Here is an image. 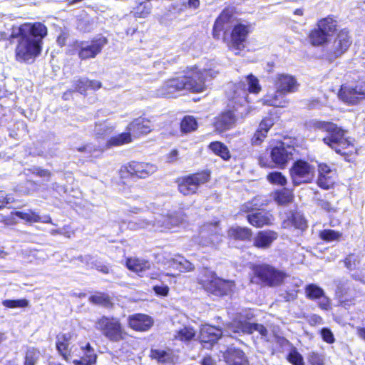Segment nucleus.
Here are the masks:
<instances>
[{
  "label": "nucleus",
  "instance_id": "f257e3e1",
  "mask_svg": "<svg viewBox=\"0 0 365 365\" xmlns=\"http://www.w3.org/2000/svg\"><path fill=\"white\" fill-rule=\"evenodd\" d=\"M47 33L46 26L41 22L13 26L10 36L18 38L15 48L16 59L20 62H33L41 52L42 41Z\"/></svg>",
  "mask_w": 365,
  "mask_h": 365
},
{
  "label": "nucleus",
  "instance_id": "f03ea898",
  "mask_svg": "<svg viewBox=\"0 0 365 365\" xmlns=\"http://www.w3.org/2000/svg\"><path fill=\"white\" fill-rule=\"evenodd\" d=\"M261 91V86L258 79L250 74L246 77L245 82L230 86V93L227 94L230 101L237 105H240L242 111L235 108L233 111H227L222 113L216 118L215 126L216 130L222 133L232 128L235 123L240 119H243L248 113L247 106V92L258 93Z\"/></svg>",
  "mask_w": 365,
  "mask_h": 365
},
{
  "label": "nucleus",
  "instance_id": "7ed1b4c3",
  "mask_svg": "<svg viewBox=\"0 0 365 365\" xmlns=\"http://www.w3.org/2000/svg\"><path fill=\"white\" fill-rule=\"evenodd\" d=\"M218 71L213 68L198 69L195 67L188 71L183 76L170 78L156 91V95L161 97L171 98L176 92L183 89L193 93H200L206 88V81L215 78Z\"/></svg>",
  "mask_w": 365,
  "mask_h": 365
},
{
  "label": "nucleus",
  "instance_id": "20e7f679",
  "mask_svg": "<svg viewBox=\"0 0 365 365\" xmlns=\"http://www.w3.org/2000/svg\"><path fill=\"white\" fill-rule=\"evenodd\" d=\"M314 127L327 133L328 135L323 138V141L337 153L346 155V149L353 148L354 146L344 138V130L336 124L327 121H316L314 123Z\"/></svg>",
  "mask_w": 365,
  "mask_h": 365
},
{
  "label": "nucleus",
  "instance_id": "39448f33",
  "mask_svg": "<svg viewBox=\"0 0 365 365\" xmlns=\"http://www.w3.org/2000/svg\"><path fill=\"white\" fill-rule=\"evenodd\" d=\"M95 327L106 339L113 342L123 341L127 336L123 324L116 317L103 316L96 320Z\"/></svg>",
  "mask_w": 365,
  "mask_h": 365
},
{
  "label": "nucleus",
  "instance_id": "423d86ee",
  "mask_svg": "<svg viewBox=\"0 0 365 365\" xmlns=\"http://www.w3.org/2000/svg\"><path fill=\"white\" fill-rule=\"evenodd\" d=\"M199 284L206 292L219 297L229 294L235 287L234 282L220 279L210 271L205 272L203 276L199 279Z\"/></svg>",
  "mask_w": 365,
  "mask_h": 365
},
{
  "label": "nucleus",
  "instance_id": "0eeeda50",
  "mask_svg": "<svg viewBox=\"0 0 365 365\" xmlns=\"http://www.w3.org/2000/svg\"><path fill=\"white\" fill-rule=\"evenodd\" d=\"M107 38L104 36L94 38L89 41H75L72 45L81 61L96 58L101 53L107 44Z\"/></svg>",
  "mask_w": 365,
  "mask_h": 365
},
{
  "label": "nucleus",
  "instance_id": "6e6552de",
  "mask_svg": "<svg viewBox=\"0 0 365 365\" xmlns=\"http://www.w3.org/2000/svg\"><path fill=\"white\" fill-rule=\"evenodd\" d=\"M255 278L266 285L274 287L280 284L285 274L267 264L257 266L254 269Z\"/></svg>",
  "mask_w": 365,
  "mask_h": 365
},
{
  "label": "nucleus",
  "instance_id": "1a4fd4ad",
  "mask_svg": "<svg viewBox=\"0 0 365 365\" xmlns=\"http://www.w3.org/2000/svg\"><path fill=\"white\" fill-rule=\"evenodd\" d=\"M210 180V173L202 172L188 175L179 180L178 190L184 195L195 193L200 185Z\"/></svg>",
  "mask_w": 365,
  "mask_h": 365
},
{
  "label": "nucleus",
  "instance_id": "9d476101",
  "mask_svg": "<svg viewBox=\"0 0 365 365\" xmlns=\"http://www.w3.org/2000/svg\"><path fill=\"white\" fill-rule=\"evenodd\" d=\"M314 168L303 160L295 162L290 169L291 178L295 186L310 182L314 178Z\"/></svg>",
  "mask_w": 365,
  "mask_h": 365
},
{
  "label": "nucleus",
  "instance_id": "9b49d317",
  "mask_svg": "<svg viewBox=\"0 0 365 365\" xmlns=\"http://www.w3.org/2000/svg\"><path fill=\"white\" fill-rule=\"evenodd\" d=\"M158 211L162 212H155L154 220H152V227L160 228L163 230H170L178 226L182 221V217L178 213L174 212L172 213L165 212L163 209L157 208Z\"/></svg>",
  "mask_w": 365,
  "mask_h": 365
},
{
  "label": "nucleus",
  "instance_id": "f8f14e48",
  "mask_svg": "<svg viewBox=\"0 0 365 365\" xmlns=\"http://www.w3.org/2000/svg\"><path fill=\"white\" fill-rule=\"evenodd\" d=\"M351 44L350 36L348 31H341L331 45L327 48V58L332 61L341 56L348 49Z\"/></svg>",
  "mask_w": 365,
  "mask_h": 365
},
{
  "label": "nucleus",
  "instance_id": "ddd939ff",
  "mask_svg": "<svg viewBox=\"0 0 365 365\" xmlns=\"http://www.w3.org/2000/svg\"><path fill=\"white\" fill-rule=\"evenodd\" d=\"M250 31L249 26L243 24H236L231 34V39L228 43L229 49L235 54H239L245 48V43Z\"/></svg>",
  "mask_w": 365,
  "mask_h": 365
},
{
  "label": "nucleus",
  "instance_id": "4468645a",
  "mask_svg": "<svg viewBox=\"0 0 365 365\" xmlns=\"http://www.w3.org/2000/svg\"><path fill=\"white\" fill-rule=\"evenodd\" d=\"M222 240V235L218 227V222L205 225L200 233L199 244L203 247L216 246Z\"/></svg>",
  "mask_w": 365,
  "mask_h": 365
},
{
  "label": "nucleus",
  "instance_id": "2eb2a0df",
  "mask_svg": "<svg viewBox=\"0 0 365 365\" xmlns=\"http://www.w3.org/2000/svg\"><path fill=\"white\" fill-rule=\"evenodd\" d=\"M255 331H258L262 336H267L268 334L267 329L262 324H251L246 320H234L230 324L227 326V330L225 331L227 334L231 331L233 333H244L252 334Z\"/></svg>",
  "mask_w": 365,
  "mask_h": 365
},
{
  "label": "nucleus",
  "instance_id": "dca6fc26",
  "mask_svg": "<svg viewBox=\"0 0 365 365\" xmlns=\"http://www.w3.org/2000/svg\"><path fill=\"white\" fill-rule=\"evenodd\" d=\"M339 97L346 103L353 105L358 103L360 101L365 99V82L355 87L342 86L339 92Z\"/></svg>",
  "mask_w": 365,
  "mask_h": 365
},
{
  "label": "nucleus",
  "instance_id": "f3484780",
  "mask_svg": "<svg viewBox=\"0 0 365 365\" xmlns=\"http://www.w3.org/2000/svg\"><path fill=\"white\" fill-rule=\"evenodd\" d=\"M294 151V148L293 147L286 145L284 143H280L271 150L270 157L272 161L277 167L284 168L287 163L292 159Z\"/></svg>",
  "mask_w": 365,
  "mask_h": 365
},
{
  "label": "nucleus",
  "instance_id": "a211bd4d",
  "mask_svg": "<svg viewBox=\"0 0 365 365\" xmlns=\"http://www.w3.org/2000/svg\"><path fill=\"white\" fill-rule=\"evenodd\" d=\"M275 88L281 93H294L298 90L299 83L297 79L289 74H277L274 81Z\"/></svg>",
  "mask_w": 365,
  "mask_h": 365
},
{
  "label": "nucleus",
  "instance_id": "6ab92c4d",
  "mask_svg": "<svg viewBox=\"0 0 365 365\" xmlns=\"http://www.w3.org/2000/svg\"><path fill=\"white\" fill-rule=\"evenodd\" d=\"M73 337L74 334L71 332L60 333L56 336L57 350L66 361H68L73 354V346H71Z\"/></svg>",
  "mask_w": 365,
  "mask_h": 365
},
{
  "label": "nucleus",
  "instance_id": "aec40b11",
  "mask_svg": "<svg viewBox=\"0 0 365 365\" xmlns=\"http://www.w3.org/2000/svg\"><path fill=\"white\" fill-rule=\"evenodd\" d=\"M157 166L148 163L131 162L126 166V170L131 175L145 178L157 170Z\"/></svg>",
  "mask_w": 365,
  "mask_h": 365
},
{
  "label": "nucleus",
  "instance_id": "412c9836",
  "mask_svg": "<svg viewBox=\"0 0 365 365\" xmlns=\"http://www.w3.org/2000/svg\"><path fill=\"white\" fill-rule=\"evenodd\" d=\"M223 358L227 365H249V361L244 351L229 347L223 353Z\"/></svg>",
  "mask_w": 365,
  "mask_h": 365
},
{
  "label": "nucleus",
  "instance_id": "4be33fe9",
  "mask_svg": "<svg viewBox=\"0 0 365 365\" xmlns=\"http://www.w3.org/2000/svg\"><path fill=\"white\" fill-rule=\"evenodd\" d=\"M153 323L151 317L143 314L131 315L128 318L129 327L135 331H147L151 327Z\"/></svg>",
  "mask_w": 365,
  "mask_h": 365
},
{
  "label": "nucleus",
  "instance_id": "5701e85b",
  "mask_svg": "<svg viewBox=\"0 0 365 365\" xmlns=\"http://www.w3.org/2000/svg\"><path fill=\"white\" fill-rule=\"evenodd\" d=\"M277 237L278 234L274 231L269 230L260 231L254 237V246L260 249H267Z\"/></svg>",
  "mask_w": 365,
  "mask_h": 365
},
{
  "label": "nucleus",
  "instance_id": "b1692460",
  "mask_svg": "<svg viewBox=\"0 0 365 365\" xmlns=\"http://www.w3.org/2000/svg\"><path fill=\"white\" fill-rule=\"evenodd\" d=\"M222 336L221 329L210 325H203L200 331V339L202 343L212 344Z\"/></svg>",
  "mask_w": 365,
  "mask_h": 365
},
{
  "label": "nucleus",
  "instance_id": "393cba45",
  "mask_svg": "<svg viewBox=\"0 0 365 365\" xmlns=\"http://www.w3.org/2000/svg\"><path fill=\"white\" fill-rule=\"evenodd\" d=\"M334 174L332 170L327 164L319 165V178L317 183L319 187L324 189H329L334 183L332 176Z\"/></svg>",
  "mask_w": 365,
  "mask_h": 365
},
{
  "label": "nucleus",
  "instance_id": "a878e982",
  "mask_svg": "<svg viewBox=\"0 0 365 365\" xmlns=\"http://www.w3.org/2000/svg\"><path fill=\"white\" fill-rule=\"evenodd\" d=\"M285 95V93H281L276 89L275 91L269 92L262 101L264 105L284 108L288 103Z\"/></svg>",
  "mask_w": 365,
  "mask_h": 365
},
{
  "label": "nucleus",
  "instance_id": "bb28decb",
  "mask_svg": "<svg viewBox=\"0 0 365 365\" xmlns=\"http://www.w3.org/2000/svg\"><path fill=\"white\" fill-rule=\"evenodd\" d=\"M153 126L150 120L146 118H136L128 125L130 132L137 135L148 134L151 132Z\"/></svg>",
  "mask_w": 365,
  "mask_h": 365
},
{
  "label": "nucleus",
  "instance_id": "cd10ccee",
  "mask_svg": "<svg viewBox=\"0 0 365 365\" xmlns=\"http://www.w3.org/2000/svg\"><path fill=\"white\" fill-rule=\"evenodd\" d=\"M249 222L253 226L261 227L264 225L271 224L273 217L272 215L265 211H257L255 213L247 215Z\"/></svg>",
  "mask_w": 365,
  "mask_h": 365
},
{
  "label": "nucleus",
  "instance_id": "c85d7f7f",
  "mask_svg": "<svg viewBox=\"0 0 365 365\" xmlns=\"http://www.w3.org/2000/svg\"><path fill=\"white\" fill-rule=\"evenodd\" d=\"M274 125L272 118H265L261 121L259 128L254 134L252 142L254 145H259L267 137V132Z\"/></svg>",
  "mask_w": 365,
  "mask_h": 365
},
{
  "label": "nucleus",
  "instance_id": "c756f323",
  "mask_svg": "<svg viewBox=\"0 0 365 365\" xmlns=\"http://www.w3.org/2000/svg\"><path fill=\"white\" fill-rule=\"evenodd\" d=\"M126 266L128 269L138 273L140 276H143L147 270L150 269L151 264L145 259L130 258L126 262Z\"/></svg>",
  "mask_w": 365,
  "mask_h": 365
},
{
  "label": "nucleus",
  "instance_id": "7c9ffc66",
  "mask_svg": "<svg viewBox=\"0 0 365 365\" xmlns=\"http://www.w3.org/2000/svg\"><path fill=\"white\" fill-rule=\"evenodd\" d=\"M14 215H16L28 222H38L41 221V217L37 213L31 210H28L25 212L16 211L15 212H11V218L6 217L3 220L6 225H11L15 222L13 220Z\"/></svg>",
  "mask_w": 365,
  "mask_h": 365
},
{
  "label": "nucleus",
  "instance_id": "2f4dec72",
  "mask_svg": "<svg viewBox=\"0 0 365 365\" xmlns=\"http://www.w3.org/2000/svg\"><path fill=\"white\" fill-rule=\"evenodd\" d=\"M81 351L83 355L80 359H74L75 365H91L96 362V355L90 344H87L85 347H81Z\"/></svg>",
  "mask_w": 365,
  "mask_h": 365
},
{
  "label": "nucleus",
  "instance_id": "473e14b6",
  "mask_svg": "<svg viewBox=\"0 0 365 365\" xmlns=\"http://www.w3.org/2000/svg\"><path fill=\"white\" fill-rule=\"evenodd\" d=\"M230 15L228 11H222L220 16L216 19L213 26V36L219 38L220 32L227 29V24L230 22Z\"/></svg>",
  "mask_w": 365,
  "mask_h": 365
},
{
  "label": "nucleus",
  "instance_id": "72a5a7b5",
  "mask_svg": "<svg viewBox=\"0 0 365 365\" xmlns=\"http://www.w3.org/2000/svg\"><path fill=\"white\" fill-rule=\"evenodd\" d=\"M252 234L251 230L247 227H232L227 231L229 237L240 240H250Z\"/></svg>",
  "mask_w": 365,
  "mask_h": 365
},
{
  "label": "nucleus",
  "instance_id": "f704fd0d",
  "mask_svg": "<svg viewBox=\"0 0 365 365\" xmlns=\"http://www.w3.org/2000/svg\"><path fill=\"white\" fill-rule=\"evenodd\" d=\"M328 36L326 35L319 28L313 29L309 35V41L310 43L314 46H319L323 45L327 42Z\"/></svg>",
  "mask_w": 365,
  "mask_h": 365
},
{
  "label": "nucleus",
  "instance_id": "c9c22d12",
  "mask_svg": "<svg viewBox=\"0 0 365 365\" xmlns=\"http://www.w3.org/2000/svg\"><path fill=\"white\" fill-rule=\"evenodd\" d=\"M131 140L132 138L130 133H123L110 138L106 143V147L110 148L113 146H120L130 143Z\"/></svg>",
  "mask_w": 365,
  "mask_h": 365
},
{
  "label": "nucleus",
  "instance_id": "e433bc0d",
  "mask_svg": "<svg viewBox=\"0 0 365 365\" xmlns=\"http://www.w3.org/2000/svg\"><path fill=\"white\" fill-rule=\"evenodd\" d=\"M336 26V21L331 17L322 19L317 24V28L322 30L328 36L335 31Z\"/></svg>",
  "mask_w": 365,
  "mask_h": 365
},
{
  "label": "nucleus",
  "instance_id": "4c0bfd02",
  "mask_svg": "<svg viewBox=\"0 0 365 365\" xmlns=\"http://www.w3.org/2000/svg\"><path fill=\"white\" fill-rule=\"evenodd\" d=\"M195 334L196 332L193 328L185 326L177 331L174 336L175 339L182 341H189L195 337Z\"/></svg>",
  "mask_w": 365,
  "mask_h": 365
},
{
  "label": "nucleus",
  "instance_id": "58836bf2",
  "mask_svg": "<svg viewBox=\"0 0 365 365\" xmlns=\"http://www.w3.org/2000/svg\"><path fill=\"white\" fill-rule=\"evenodd\" d=\"M305 295L307 298L311 300H315L321 298L324 294V290L315 284H309L305 287Z\"/></svg>",
  "mask_w": 365,
  "mask_h": 365
},
{
  "label": "nucleus",
  "instance_id": "ea45409f",
  "mask_svg": "<svg viewBox=\"0 0 365 365\" xmlns=\"http://www.w3.org/2000/svg\"><path fill=\"white\" fill-rule=\"evenodd\" d=\"M293 198L292 192L287 189H282L274 194V199L279 205L289 203Z\"/></svg>",
  "mask_w": 365,
  "mask_h": 365
},
{
  "label": "nucleus",
  "instance_id": "a19ab883",
  "mask_svg": "<svg viewBox=\"0 0 365 365\" xmlns=\"http://www.w3.org/2000/svg\"><path fill=\"white\" fill-rule=\"evenodd\" d=\"M210 148L217 155L224 160H228L230 158L227 148L220 142H213L210 144Z\"/></svg>",
  "mask_w": 365,
  "mask_h": 365
},
{
  "label": "nucleus",
  "instance_id": "79ce46f5",
  "mask_svg": "<svg viewBox=\"0 0 365 365\" xmlns=\"http://www.w3.org/2000/svg\"><path fill=\"white\" fill-rule=\"evenodd\" d=\"M41 356L40 351L35 348L27 349L25 356L24 365H36Z\"/></svg>",
  "mask_w": 365,
  "mask_h": 365
},
{
  "label": "nucleus",
  "instance_id": "37998d69",
  "mask_svg": "<svg viewBox=\"0 0 365 365\" xmlns=\"http://www.w3.org/2000/svg\"><path fill=\"white\" fill-rule=\"evenodd\" d=\"M197 121L192 116H186L181 122L180 128L182 133H187L197 129Z\"/></svg>",
  "mask_w": 365,
  "mask_h": 365
},
{
  "label": "nucleus",
  "instance_id": "c03bdc74",
  "mask_svg": "<svg viewBox=\"0 0 365 365\" xmlns=\"http://www.w3.org/2000/svg\"><path fill=\"white\" fill-rule=\"evenodd\" d=\"M267 180L273 185L284 186L287 184V178L280 172L274 171L267 175Z\"/></svg>",
  "mask_w": 365,
  "mask_h": 365
},
{
  "label": "nucleus",
  "instance_id": "a18cd8bd",
  "mask_svg": "<svg viewBox=\"0 0 365 365\" xmlns=\"http://www.w3.org/2000/svg\"><path fill=\"white\" fill-rule=\"evenodd\" d=\"M113 127L108 122L96 123L94 128L95 135L98 137L104 136L111 133Z\"/></svg>",
  "mask_w": 365,
  "mask_h": 365
},
{
  "label": "nucleus",
  "instance_id": "49530a36",
  "mask_svg": "<svg viewBox=\"0 0 365 365\" xmlns=\"http://www.w3.org/2000/svg\"><path fill=\"white\" fill-rule=\"evenodd\" d=\"M151 357L156 359L160 363L170 362L172 358L171 353L160 349H155L151 351Z\"/></svg>",
  "mask_w": 365,
  "mask_h": 365
},
{
  "label": "nucleus",
  "instance_id": "de8ad7c7",
  "mask_svg": "<svg viewBox=\"0 0 365 365\" xmlns=\"http://www.w3.org/2000/svg\"><path fill=\"white\" fill-rule=\"evenodd\" d=\"M151 224L152 220L148 219L131 220L128 223V228L131 230H138L142 228L150 227Z\"/></svg>",
  "mask_w": 365,
  "mask_h": 365
},
{
  "label": "nucleus",
  "instance_id": "09e8293b",
  "mask_svg": "<svg viewBox=\"0 0 365 365\" xmlns=\"http://www.w3.org/2000/svg\"><path fill=\"white\" fill-rule=\"evenodd\" d=\"M29 301L26 299H6L2 302V304L7 308H24L29 306Z\"/></svg>",
  "mask_w": 365,
  "mask_h": 365
},
{
  "label": "nucleus",
  "instance_id": "8fccbe9b",
  "mask_svg": "<svg viewBox=\"0 0 365 365\" xmlns=\"http://www.w3.org/2000/svg\"><path fill=\"white\" fill-rule=\"evenodd\" d=\"M320 237L325 241H338L341 237V233L332 230H324L319 234Z\"/></svg>",
  "mask_w": 365,
  "mask_h": 365
},
{
  "label": "nucleus",
  "instance_id": "3c124183",
  "mask_svg": "<svg viewBox=\"0 0 365 365\" xmlns=\"http://www.w3.org/2000/svg\"><path fill=\"white\" fill-rule=\"evenodd\" d=\"M89 301L93 304L103 306H108L110 303L109 297L104 293H97L90 297Z\"/></svg>",
  "mask_w": 365,
  "mask_h": 365
},
{
  "label": "nucleus",
  "instance_id": "603ef678",
  "mask_svg": "<svg viewBox=\"0 0 365 365\" xmlns=\"http://www.w3.org/2000/svg\"><path fill=\"white\" fill-rule=\"evenodd\" d=\"M178 271L180 272H190L192 271L195 269L194 265L187 260L183 257L179 256L178 257Z\"/></svg>",
  "mask_w": 365,
  "mask_h": 365
},
{
  "label": "nucleus",
  "instance_id": "864d4df0",
  "mask_svg": "<svg viewBox=\"0 0 365 365\" xmlns=\"http://www.w3.org/2000/svg\"><path fill=\"white\" fill-rule=\"evenodd\" d=\"M359 263V258L354 255H349L344 260L345 266L349 270H354Z\"/></svg>",
  "mask_w": 365,
  "mask_h": 365
},
{
  "label": "nucleus",
  "instance_id": "5fc2aeb1",
  "mask_svg": "<svg viewBox=\"0 0 365 365\" xmlns=\"http://www.w3.org/2000/svg\"><path fill=\"white\" fill-rule=\"evenodd\" d=\"M292 223L296 228L300 229L302 230L307 227V222L305 219L299 214L293 215Z\"/></svg>",
  "mask_w": 365,
  "mask_h": 365
},
{
  "label": "nucleus",
  "instance_id": "6e6d98bb",
  "mask_svg": "<svg viewBox=\"0 0 365 365\" xmlns=\"http://www.w3.org/2000/svg\"><path fill=\"white\" fill-rule=\"evenodd\" d=\"M288 360L293 365H304V361L302 355L297 351H292L288 356Z\"/></svg>",
  "mask_w": 365,
  "mask_h": 365
},
{
  "label": "nucleus",
  "instance_id": "4d7b16f0",
  "mask_svg": "<svg viewBox=\"0 0 365 365\" xmlns=\"http://www.w3.org/2000/svg\"><path fill=\"white\" fill-rule=\"evenodd\" d=\"M321 335L324 341L329 344H332L334 342L335 339L334 334L331 331L327 328H323L321 330Z\"/></svg>",
  "mask_w": 365,
  "mask_h": 365
},
{
  "label": "nucleus",
  "instance_id": "13d9d810",
  "mask_svg": "<svg viewBox=\"0 0 365 365\" xmlns=\"http://www.w3.org/2000/svg\"><path fill=\"white\" fill-rule=\"evenodd\" d=\"M317 299H319L318 305L322 309L329 310L331 309V300L325 295V294H324L321 298H318Z\"/></svg>",
  "mask_w": 365,
  "mask_h": 365
},
{
  "label": "nucleus",
  "instance_id": "bf43d9fd",
  "mask_svg": "<svg viewBox=\"0 0 365 365\" xmlns=\"http://www.w3.org/2000/svg\"><path fill=\"white\" fill-rule=\"evenodd\" d=\"M13 202L14 197L11 195H6L4 191H0V209Z\"/></svg>",
  "mask_w": 365,
  "mask_h": 365
},
{
  "label": "nucleus",
  "instance_id": "052dcab7",
  "mask_svg": "<svg viewBox=\"0 0 365 365\" xmlns=\"http://www.w3.org/2000/svg\"><path fill=\"white\" fill-rule=\"evenodd\" d=\"M153 291L156 294L160 296H167L169 292V288L167 285L161 284V285H155L153 287Z\"/></svg>",
  "mask_w": 365,
  "mask_h": 365
},
{
  "label": "nucleus",
  "instance_id": "680f3d73",
  "mask_svg": "<svg viewBox=\"0 0 365 365\" xmlns=\"http://www.w3.org/2000/svg\"><path fill=\"white\" fill-rule=\"evenodd\" d=\"M178 257L167 259L163 263L168 268L178 271Z\"/></svg>",
  "mask_w": 365,
  "mask_h": 365
},
{
  "label": "nucleus",
  "instance_id": "e2e57ef3",
  "mask_svg": "<svg viewBox=\"0 0 365 365\" xmlns=\"http://www.w3.org/2000/svg\"><path fill=\"white\" fill-rule=\"evenodd\" d=\"M80 83L88 84V88L93 90L98 89L101 87V83L100 81L96 80L90 81L86 78H83Z\"/></svg>",
  "mask_w": 365,
  "mask_h": 365
},
{
  "label": "nucleus",
  "instance_id": "0e129e2a",
  "mask_svg": "<svg viewBox=\"0 0 365 365\" xmlns=\"http://www.w3.org/2000/svg\"><path fill=\"white\" fill-rule=\"evenodd\" d=\"M31 256L41 262H43L48 259L47 255L44 252L39 250L31 252Z\"/></svg>",
  "mask_w": 365,
  "mask_h": 365
},
{
  "label": "nucleus",
  "instance_id": "69168bd1",
  "mask_svg": "<svg viewBox=\"0 0 365 365\" xmlns=\"http://www.w3.org/2000/svg\"><path fill=\"white\" fill-rule=\"evenodd\" d=\"M318 205L327 212L336 211L335 208L331 205V203L327 200H319L318 202Z\"/></svg>",
  "mask_w": 365,
  "mask_h": 365
},
{
  "label": "nucleus",
  "instance_id": "338daca9",
  "mask_svg": "<svg viewBox=\"0 0 365 365\" xmlns=\"http://www.w3.org/2000/svg\"><path fill=\"white\" fill-rule=\"evenodd\" d=\"M82 80L83 78L76 81L74 84L76 90L83 94L88 89V84L80 83Z\"/></svg>",
  "mask_w": 365,
  "mask_h": 365
},
{
  "label": "nucleus",
  "instance_id": "774afa93",
  "mask_svg": "<svg viewBox=\"0 0 365 365\" xmlns=\"http://www.w3.org/2000/svg\"><path fill=\"white\" fill-rule=\"evenodd\" d=\"M69 34L67 31H61L57 38V43L60 46H63L66 44Z\"/></svg>",
  "mask_w": 365,
  "mask_h": 365
}]
</instances>
